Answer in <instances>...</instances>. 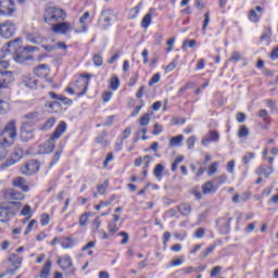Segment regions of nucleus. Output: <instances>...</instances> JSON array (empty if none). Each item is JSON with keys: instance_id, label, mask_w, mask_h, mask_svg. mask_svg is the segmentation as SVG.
<instances>
[{"instance_id": "obj_46", "label": "nucleus", "mask_w": 278, "mask_h": 278, "mask_svg": "<svg viewBox=\"0 0 278 278\" xmlns=\"http://www.w3.org/2000/svg\"><path fill=\"white\" fill-rule=\"evenodd\" d=\"M22 216H27V220H29V218H31V206H29V204H26L22 212H21Z\"/></svg>"}, {"instance_id": "obj_31", "label": "nucleus", "mask_w": 278, "mask_h": 278, "mask_svg": "<svg viewBox=\"0 0 278 278\" xmlns=\"http://www.w3.org/2000/svg\"><path fill=\"white\" fill-rule=\"evenodd\" d=\"M184 142V135H178L169 140V147H180Z\"/></svg>"}, {"instance_id": "obj_41", "label": "nucleus", "mask_w": 278, "mask_h": 278, "mask_svg": "<svg viewBox=\"0 0 278 278\" xmlns=\"http://www.w3.org/2000/svg\"><path fill=\"white\" fill-rule=\"evenodd\" d=\"M61 247H63V249H72L73 248V239L68 238V237L62 239Z\"/></svg>"}, {"instance_id": "obj_5", "label": "nucleus", "mask_w": 278, "mask_h": 278, "mask_svg": "<svg viewBox=\"0 0 278 278\" xmlns=\"http://www.w3.org/2000/svg\"><path fill=\"white\" fill-rule=\"evenodd\" d=\"M1 136L2 138H5V140L10 138L11 140L9 142H13L14 144V141L16 140V121L12 119L9 122L1 131Z\"/></svg>"}, {"instance_id": "obj_22", "label": "nucleus", "mask_w": 278, "mask_h": 278, "mask_svg": "<svg viewBox=\"0 0 278 278\" xmlns=\"http://www.w3.org/2000/svg\"><path fill=\"white\" fill-rule=\"evenodd\" d=\"M34 73L37 77H47L50 73L49 65L40 64L34 70Z\"/></svg>"}, {"instance_id": "obj_28", "label": "nucleus", "mask_w": 278, "mask_h": 278, "mask_svg": "<svg viewBox=\"0 0 278 278\" xmlns=\"http://www.w3.org/2000/svg\"><path fill=\"white\" fill-rule=\"evenodd\" d=\"M55 125V117H50L46 121V123L41 126H39L40 131H49L50 129H53V126Z\"/></svg>"}, {"instance_id": "obj_54", "label": "nucleus", "mask_w": 278, "mask_h": 278, "mask_svg": "<svg viewBox=\"0 0 278 278\" xmlns=\"http://www.w3.org/2000/svg\"><path fill=\"white\" fill-rule=\"evenodd\" d=\"M108 229H109L110 233L114 235V233H116V231H118V226L116 225L115 222H111V223H109Z\"/></svg>"}, {"instance_id": "obj_58", "label": "nucleus", "mask_w": 278, "mask_h": 278, "mask_svg": "<svg viewBox=\"0 0 278 278\" xmlns=\"http://www.w3.org/2000/svg\"><path fill=\"white\" fill-rule=\"evenodd\" d=\"M47 105L50 108V110H53L54 112H58V110H60V108H62V105L58 101L50 102Z\"/></svg>"}, {"instance_id": "obj_48", "label": "nucleus", "mask_w": 278, "mask_h": 278, "mask_svg": "<svg viewBox=\"0 0 278 278\" xmlns=\"http://www.w3.org/2000/svg\"><path fill=\"white\" fill-rule=\"evenodd\" d=\"M239 138H248L249 136V128L247 126H240L239 131H238Z\"/></svg>"}, {"instance_id": "obj_64", "label": "nucleus", "mask_w": 278, "mask_h": 278, "mask_svg": "<svg viewBox=\"0 0 278 278\" xmlns=\"http://www.w3.org/2000/svg\"><path fill=\"white\" fill-rule=\"evenodd\" d=\"M205 236V228H199L194 232V238L201 239Z\"/></svg>"}, {"instance_id": "obj_60", "label": "nucleus", "mask_w": 278, "mask_h": 278, "mask_svg": "<svg viewBox=\"0 0 278 278\" xmlns=\"http://www.w3.org/2000/svg\"><path fill=\"white\" fill-rule=\"evenodd\" d=\"M93 64L96 66H102L103 65V58L101 55H99V54H96L93 56Z\"/></svg>"}, {"instance_id": "obj_32", "label": "nucleus", "mask_w": 278, "mask_h": 278, "mask_svg": "<svg viewBox=\"0 0 278 278\" xmlns=\"http://www.w3.org/2000/svg\"><path fill=\"white\" fill-rule=\"evenodd\" d=\"M178 212H180L182 216H188L192 212V206H190V204H181L178 206Z\"/></svg>"}, {"instance_id": "obj_27", "label": "nucleus", "mask_w": 278, "mask_h": 278, "mask_svg": "<svg viewBox=\"0 0 278 278\" xmlns=\"http://www.w3.org/2000/svg\"><path fill=\"white\" fill-rule=\"evenodd\" d=\"M51 267H52L51 261H47L39 274V277L49 278V275H51Z\"/></svg>"}, {"instance_id": "obj_53", "label": "nucleus", "mask_w": 278, "mask_h": 278, "mask_svg": "<svg viewBox=\"0 0 278 278\" xmlns=\"http://www.w3.org/2000/svg\"><path fill=\"white\" fill-rule=\"evenodd\" d=\"M249 18L252 23H257L260 21V16H257V12L255 10L250 11Z\"/></svg>"}, {"instance_id": "obj_10", "label": "nucleus", "mask_w": 278, "mask_h": 278, "mask_svg": "<svg viewBox=\"0 0 278 278\" xmlns=\"http://www.w3.org/2000/svg\"><path fill=\"white\" fill-rule=\"evenodd\" d=\"M73 29H75V27L68 22L52 24V31H54V34H70Z\"/></svg>"}, {"instance_id": "obj_18", "label": "nucleus", "mask_w": 278, "mask_h": 278, "mask_svg": "<svg viewBox=\"0 0 278 278\" xmlns=\"http://www.w3.org/2000/svg\"><path fill=\"white\" fill-rule=\"evenodd\" d=\"M220 135L216 130H210L208 135L202 139L203 147H207L210 142H218Z\"/></svg>"}, {"instance_id": "obj_36", "label": "nucleus", "mask_w": 278, "mask_h": 278, "mask_svg": "<svg viewBox=\"0 0 278 278\" xmlns=\"http://www.w3.org/2000/svg\"><path fill=\"white\" fill-rule=\"evenodd\" d=\"M188 47H189V49H194V47H197V40H194V39H191V40L186 39L182 42V47H181L182 51H186V49H188Z\"/></svg>"}, {"instance_id": "obj_34", "label": "nucleus", "mask_w": 278, "mask_h": 278, "mask_svg": "<svg viewBox=\"0 0 278 278\" xmlns=\"http://www.w3.org/2000/svg\"><path fill=\"white\" fill-rule=\"evenodd\" d=\"M162 173H164V165L157 164L154 168L153 175L159 181H162Z\"/></svg>"}, {"instance_id": "obj_12", "label": "nucleus", "mask_w": 278, "mask_h": 278, "mask_svg": "<svg viewBox=\"0 0 278 278\" xmlns=\"http://www.w3.org/2000/svg\"><path fill=\"white\" fill-rule=\"evenodd\" d=\"M25 155L22 148H15L14 151L11 153L10 159L5 162L4 166H14L17 162H21Z\"/></svg>"}, {"instance_id": "obj_55", "label": "nucleus", "mask_w": 278, "mask_h": 278, "mask_svg": "<svg viewBox=\"0 0 278 278\" xmlns=\"http://www.w3.org/2000/svg\"><path fill=\"white\" fill-rule=\"evenodd\" d=\"M161 77L162 76L160 74H154L149 81V86H155V84H159Z\"/></svg>"}, {"instance_id": "obj_13", "label": "nucleus", "mask_w": 278, "mask_h": 278, "mask_svg": "<svg viewBox=\"0 0 278 278\" xmlns=\"http://www.w3.org/2000/svg\"><path fill=\"white\" fill-rule=\"evenodd\" d=\"M4 198L9 203H14V201H23V199H25V194L16 189H8L4 192Z\"/></svg>"}, {"instance_id": "obj_37", "label": "nucleus", "mask_w": 278, "mask_h": 278, "mask_svg": "<svg viewBox=\"0 0 278 278\" xmlns=\"http://www.w3.org/2000/svg\"><path fill=\"white\" fill-rule=\"evenodd\" d=\"M140 5L141 3H139L137 7L132 8L129 11L128 17L134 21V18H138V15L140 14Z\"/></svg>"}, {"instance_id": "obj_23", "label": "nucleus", "mask_w": 278, "mask_h": 278, "mask_svg": "<svg viewBox=\"0 0 278 278\" xmlns=\"http://www.w3.org/2000/svg\"><path fill=\"white\" fill-rule=\"evenodd\" d=\"M26 40L33 45H40L42 42V36L39 33H28L26 35Z\"/></svg>"}, {"instance_id": "obj_24", "label": "nucleus", "mask_w": 278, "mask_h": 278, "mask_svg": "<svg viewBox=\"0 0 278 278\" xmlns=\"http://www.w3.org/2000/svg\"><path fill=\"white\" fill-rule=\"evenodd\" d=\"M88 18H90V12H85L83 16L79 18L81 29H75L76 34H84V31H87L88 28L86 27V21H88Z\"/></svg>"}, {"instance_id": "obj_26", "label": "nucleus", "mask_w": 278, "mask_h": 278, "mask_svg": "<svg viewBox=\"0 0 278 278\" xmlns=\"http://www.w3.org/2000/svg\"><path fill=\"white\" fill-rule=\"evenodd\" d=\"M154 11V9H150L149 12L143 16L141 21V27H143V29H147L149 25H151L152 14Z\"/></svg>"}, {"instance_id": "obj_1", "label": "nucleus", "mask_w": 278, "mask_h": 278, "mask_svg": "<svg viewBox=\"0 0 278 278\" xmlns=\"http://www.w3.org/2000/svg\"><path fill=\"white\" fill-rule=\"evenodd\" d=\"M5 52H0V89L8 88L10 84L14 83V73L8 71L10 68V63L3 61L5 59Z\"/></svg>"}, {"instance_id": "obj_14", "label": "nucleus", "mask_w": 278, "mask_h": 278, "mask_svg": "<svg viewBox=\"0 0 278 278\" xmlns=\"http://www.w3.org/2000/svg\"><path fill=\"white\" fill-rule=\"evenodd\" d=\"M8 262L11 263V265L14 267H10L8 269L9 275H16V270L21 268V265L23 264V258L18 257L16 254H11L8 258Z\"/></svg>"}, {"instance_id": "obj_56", "label": "nucleus", "mask_w": 278, "mask_h": 278, "mask_svg": "<svg viewBox=\"0 0 278 278\" xmlns=\"http://www.w3.org/2000/svg\"><path fill=\"white\" fill-rule=\"evenodd\" d=\"M80 227H86L88 225V213H84L79 218Z\"/></svg>"}, {"instance_id": "obj_7", "label": "nucleus", "mask_w": 278, "mask_h": 278, "mask_svg": "<svg viewBox=\"0 0 278 278\" xmlns=\"http://www.w3.org/2000/svg\"><path fill=\"white\" fill-rule=\"evenodd\" d=\"M16 12L14 0H0V14L2 16H12Z\"/></svg>"}, {"instance_id": "obj_33", "label": "nucleus", "mask_w": 278, "mask_h": 278, "mask_svg": "<svg viewBox=\"0 0 278 278\" xmlns=\"http://www.w3.org/2000/svg\"><path fill=\"white\" fill-rule=\"evenodd\" d=\"M151 116H153V112L146 113L143 116H141V118L139 121L141 127H147V125H149V123H151Z\"/></svg>"}, {"instance_id": "obj_20", "label": "nucleus", "mask_w": 278, "mask_h": 278, "mask_svg": "<svg viewBox=\"0 0 278 278\" xmlns=\"http://www.w3.org/2000/svg\"><path fill=\"white\" fill-rule=\"evenodd\" d=\"M115 16L116 15H114V11L105 10V11H102L100 20H102L103 23H106V27H110V23L114 21Z\"/></svg>"}, {"instance_id": "obj_39", "label": "nucleus", "mask_w": 278, "mask_h": 278, "mask_svg": "<svg viewBox=\"0 0 278 278\" xmlns=\"http://www.w3.org/2000/svg\"><path fill=\"white\" fill-rule=\"evenodd\" d=\"M24 84L27 88H37L38 80L36 78L26 77V79H24Z\"/></svg>"}, {"instance_id": "obj_43", "label": "nucleus", "mask_w": 278, "mask_h": 278, "mask_svg": "<svg viewBox=\"0 0 278 278\" xmlns=\"http://www.w3.org/2000/svg\"><path fill=\"white\" fill-rule=\"evenodd\" d=\"M181 162H184V155L178 156L175 159V161L172 164V173H175V170H177V168L179 167V164H181Z\"/></svg>"}, {"instance_id": "obj_38", "label": "nucleus", "mask_w": 278, "mask_h": 278, "mask_svg": "<svg viewBox=\"0 0 278 278\" xmlns=\"http://www.w3.org/2000/svg\"><path fill=\"white\" fill-rule=\"evenodd\" d=\"M23 40L21 38H17L13 41L8 42L9 49H13V51H16L18 48H21Z\"/></svg>"}, {"instance_id": "obj_44", "label": "nucleus", "mask_w": 278, "mask_h": 278, "mask_svg": "<svg viewBox=\"0 0 278 278\" xmlns=\"http://www.w3.org/2000/svg\"><path fill=\"white\" fill-rule=\"evenodd\" d=\"M252 160H255V153L254 152H248L242 157L243 164H249Z\"/></svg>"}, {"instance_id": "obj_57", "label": "nucleus", "mask_w": 278, "mask_h": 278, "mask_svg": "<svg viewBox=\"0 0 278 278\" xmlns=\"http://www.w3.org/2000/svg\"><path fill=\"white\" fill-rule=\"evenodd\" d=\"M61 155H62V152H55L50 163V166H55L58 162H60Z\"/></svg>"}, {"instance_id": "obj_40", "label": "nucleus", "mask_w": 278, "mask_h": 278, "mask_svg": "<svg viewBox=\"0 0 278 278\" xmlns=\"http://www.w3.org/2000/svg\"><path fill=\"white\" fill-rule=\"evenodd\" d=\"M10 112V103L0 100V114H8Z\"/></svg>"}, {"instance_id": "obj_15", "label": "nucleus", "mask_w": 278, "mask_h": 278, "mask_svg": "<svg viewBox=\"0 0 278 278\" xmlns=\"http://www.w3.org/2000/svg\"><path fill=\"white\" fill-rule=\"evenodd\" d=\"M74 88L78 97H84V94H86V91L88 90V80L86 79L77 80L74 84Z\"/></svg>"}, {"instance_id": "obj_42", "label": "nucleus", "mask_w": 278, "mask_h": 278, "mask_svg": "<svg viewBox=\"0 0 278 278\" xmlns=\"http://www.w3.org/2000/svg\"><path fill=\"white\" fill-rule=\"evenodd\" d=\"M218 162H214L210 167H208V172L207 175L208 177H214V175H216V172L218 170Z\"/></svg>"}, {"instance_id": "obj_61", "label": "nucleus", "mask_w": 278, "mask_h": 278, "mask_svg": "<svg viewBox=\"0 0 278 278\" xmlns=\"http://www.w3.org/2000/svg\"><path fill=\"white\" fill-rule=\"evenodd\" d=\"M194 142H197V137L191 136L187 139V147L188 149H193L194 148Z\"/></svg>"}, {"instance_id": "obj_50", "label": "nucleus", "mask_w": 278, "mask_h": 278, "mask_svg": "<svg viewBox=\"0 0 278 278\" xmlns=\"http://www.w3.org/2000/svg\"><path fill=\"white\" fill-rule=\"evenodd\" d=\"M240 60H242V54H240V52L238 51H235L231 53V56L228 60V62H240Z\"/></svg>"}, {"instance_id": "obj_2", "label": "nucleus", "mask_w": 278, "mask_h": 278, "mask_svg": "<svg viewBox=\"0 0 278 278\" xmlns=\"http://www.w3.org/2000/svg\"><path fill=\"white\" fill-rule=\"evenodd\" d=\"M20 207H21V202H7V203L0 204L1 223H8L10 218H14Z\"/></svg>"}, {"instance_id": "obj_51", "label": "nucleus", "mask_w": 278, "mask_h": 278, "mask_svg": "<svg viewBox=\"0 0 278 278\" xmlns=\"http://www.w3.org/2000/svg\"><path fill=\"white\" fill-rule=\"evenodd\" d=\"M270 38H273V30L270 28H266L261 36V40H270Z\"/></svg>"}, {"instance_id": "obj_47", "label": "nucleus", "mask_w": 278, "mask_h": 278, "mask_svg": "<svg viewBox=\"0 0 278 278\" xmlns=\"http://www.w3.org/2000/svg\"><path fill=\"white\" fill-rule=\"evenodd\" d=\"M119 86H121V80L116 76H114L111 79L110 88H112V90H118Z\"/></svg>"}, {"instance_id": "obj_52", "label": "nucleus", "mask_w": 278, "mask_h": 278, "mask_svg": "<svg viewBox=\"0 0 278 278\" xmlns=\"http://www.w3.org/2000/svg\"><path fill=\"white\" fill-rule=\"evenodd\" d=\"M258 116H260V118H263V121H265V123H268L270 121V117L268 116V111H266L264 109L258 112Z\"/></svg>"}, {"instance_id": "obj_3", "label": "nucleus", "mask_w": 278, "mask_h": 278, "mask_svg": "<svg viewBox=\"0 0 278 278\" xmlns=\"http://www.w3.org/2000/svg\"><path fill=\"white\" fill-rule=\"evenodd\" d=\"M65 132L66 124L64 122H60L52 136L43 144V153H53V151L55 150V140H60V138H62V135Z\"/></svg>"}, {"instance_id": "obj_9", "label": "nucleus", "mask_w": 278, "mask_h": 278, "mask_svg": "<svg viewBox=\"0 0 278 278\" xmlns=\"http://www.w3.org/2000/svg\"><path fill=\"white\" fill-rule=\"evenodd\" d=\"M58 264L62 268V270H67V275H75V267L73 266V260L71 256L65 255L58 260Z\"/></svg>"}, {"instance_id": "obj_62", "label": "nucleus", "mask_w": 278, "mask_h": 278, "mask_svg": "<svg viewBox=\"0 0 278 278\" xmlns=\"http://www.w3.org/2000/svg\"><path fill=\"white\" fill-rule=\"evenodd\" d=\"M207 25H210V12H206L204 14V22H203V26H202L203 31H205V29H207Z\"/></svg>"}, {"instance_id": "obj_49", "label": "nucleus", "mask_w": 278, "mask_h": 278, "mask_svg": "<svg viewBox=\"0 0 278 278\" xmlns=\"http://www.w3.org/2000/svg\"><path fill=\"white\" fill-rule=\"evenodd\" d=\"M38 116H40V113L35 111L24 115V118H26L27 121H38Z\"/></svg>"}, {"instance_id": "obj_4", "label": "nucleus", "mask_w": 278, "mask_h": 278, "mask_svg": "<svg viewBox=\"0 0 278 278\" xmlns=\"http://www.w3.org/2000/svg\"><path fill=\"white\" fill-rule=\"evenodd\" d=\"M64 16H66L64 10L58 9L55 7H48L46 9L43 21L45 23H48V25H55V23L63 21Z\"/></svg>"}, {"instance_id": "obj_8", "label": "nucleus", "mask_w": 278, "mask_h": 278, "mask_svg": "<svg viewBox=\"0 0 278 278\" xmlns=\"http://www.w3.org/2000/svg\"><path fill=\"white\" fill-rule=\"evenodd\" d=\"M40 170V163L35 160L28 161L25 165L21 167L22 175H34V173H38Z\"/></svg>"}, {"instance_id": "obj_11", "label": "nucleus", "mask_w": 278, "mask_h": 278, "mask_svg": "<svg viewBox=\"0 0 278 278\" xmlns=\"http://www.w3.org/2000/svg\"><path fill=\"white\" fill-rule=\"evenodd\" d=\"M20 138L22 142H29V140H33L34 128H31V125H29V123L26 122L22 125Z\"/></svg>"}, {"instance_id": "obj_45", "label": "nucleus", "mask_w": 278, "mask_h": 278, "mask_svg": "<svg viewBox=\"0 0 278 278\" xmlns=\"http://www.w3.org/2000/svg\"><path fill=\"white\" fill-rule=\"evenodd\" d=\"M108 186H110V181L105 180L104 184L98 185L97 190L98 194H105V191L108 190Z\"/></svg>"}, {"instance_id": "obj_17", "label": "nucleus", "mask_w": 278, "mask_h": 278, "mask_svg": "<svg viewBox=\"0 0 278 278\" xmlns=\"http://www.w3.org/2000/svg\"><path fill=\"white\" fill-rule=\"evenodd\" d=\"M231 220H233V218L231 217H223V218H219L217 220V225L222 231V233H229V229L231 227Z\"/></svg>"}, {"instance_id": "obj_21", "label": "nucleus", "mask_w": 278, "mask_h": 278, "mask_svg": "<svg viewBox=\"0 0 278 278\" xmlns=\"http://www.w3.org/2000/svg\"><path fill=\"white\" fill-rule=\"evenodd\" d=\"M14 188H20L22 192H29V186H27L25 178L17 177L13 180Z\"/></svg>"}, {"instance_id": "obj_35", "label": "nucleus", "mask_w": 278, "mask_h": 278, "mask_svg": "<svg viewBox=\"0 0 278 278\" xmlns=\"http://www.w3.org/2000/svg\"><path fill=\"white\" fill-rule=\"evenodd\" d=\"M106 137L108 132L103 131L96 138V142H98V144H102V147H108V140H105Z\"/></svg>"}, {"instance_id": "obj_25", "label": "nucleus", "mask_w": 278, "mask_h": 278, "mask_svg": "<svg viewBox=\"0 0 278 278\" xmlns=\"http://www.w3.org/2000/svg\"><path fill=\"white\" fill-rule=\"evenodd\" d=\"M273 173H275V169L273 168V166H269L267 168L260 166L256 169V175H263V177H266V179H268V177H270V175H273Z\"/></svg>"}, {"instance_id": "obj_30", "label": "nucleus", "mask_w": 278, "mask_h": 278, "mask_svg": "<svg viewBox=\"0 0 278 278\" xmlns=\"http://www.w3.org/2000/svg\"><path fill=\"white\" fill-rule=\"evenodd\" d=\"M202 190L204 194H210V192H212V190H214V192H216V185H214L213 181H207L206 184H204L202 186Z\"/></svg>"}, {"instance_id": "obj_59", "label": "nucleus", "mask_w": 278, "mask_h": 278, "mask_svg": "<svg viewBox=\"0 0 278 278\" xmlns=\"http://www.w3.org/2000/svg\"><path fill=\"white\" fill-rule=\"evenodd\" d=\"M99 227H101V218L96 217L91 224V228L93 229V231H97V229H99Z\"/></svg>"}, {"instance_id": "obj_6", "label": "nucleus", "mask_w": 278, "mask_h": 278, "mask_svg": "<svg viewBox=\"0 0 278 278\" xmlns=\"http://www.w3.org/2000/svg\"><path fill=\"white\" fill-rule=\"evenodd\" d=\"M16 34V25L12 21H5L0 24V36L2 38H12Z\"/></svg>"}, {"instance_id": "obj_63", "label": "nucleus", "mask_w": 278, "mask_h": 278, "mask_svg": "<svg viewBox=\"0 0 278 278\" xmlns=\"http://www.w3.org/2000/svg\"><path fill=\"white\" fill-rule=\"evenodd\" d=\"M118 236L123 237V240L121 241V244H127V242H129V233H127L125 231H121L118 233Z\"/></svg>"}, {"instance_id": "obj_19", "label": "nucleus", "mask_w": 278, "mask_h": 278, "mask_svg": "<svg viewBox=\"0 0 278 278\" xmlns=\"http://www.w3.org/2000/svg\"><path fill=\"white\" fill-rule=\"evenodd\" d=\"M13 60L17 62V64H25V62H29V60H34V55L27 54L24 50L23 52H18L13 55Z\"/></svg>"}, {"instance_id": "obj_16", "label": "nucleus", "mask_w": 278, "mask_h": 278, "mask_svg": "<svg viewBox=\"0 0 278 278\" xmlns=\"http://www.w3.org/2000/svg\"><path fill=\"white\" fill-rule=\"evenodd\" d=\"M12 144L13 142L8 141L5 138L0 141V161L8 157V153H10V147H12Z\"/></svg>"}, {"instance_id": "obj_29", "label": "nucleus", "mask_w": 278, "mask_h": 278, "mask_svg": "<svg viewBox=\"0 0 278 278\" xmlns=\"http://www.w3.org/2000/svg\"><path fill=\"white\" fill-rule=\"evenodd\" d=\"M213 184L215 185V190H218L219 186H223V184H227V175L223 174L220 176H217L213 179Z\"/></svg>"}]
</instances>
